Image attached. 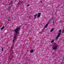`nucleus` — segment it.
Masks as SVG:
<instances>
[{
	"mask_svg": "<svg viewBox=\"0 0 64 64\" xmlns=\"http://www.w3.org/2000/svg\"><path fill=\"white\" fill-rule=\"evenodd\" d=\"M64 29L62 31V33H64Z\"/></svg>",
	"mask_w": 64,
	"mask_h": 64,
	"instance_id": "17",
	"label": "nucleus"
},
{
	"mask_svg": "<svg viewBox=\"0 0 64 64\" xmlns=\"http://www.w3.org/2000/svg\"><path fill=\"white\" fill-rule=\"evenodd\" d=\"M54 40H52V41H51V43H53V42H54Z\"/></svg>",
	"mask_w": 64,
	"mask_h": 64,
	"instance_id": "9",
	"label": "nucleus"
},
{
	"mask_svg": "<svg viewBox=\"0 0 64 64\" xmlns=\"http://www.w3.org/2000/svg\"><path fill=\"white\" fill-rule=\"evenodd\" d=\"M19 30H20V27H18L14 31V32H15V33L14 34V39L12 40L13 42H14V41H15V39H16V38L17 35V34H18V31H19Z\"/></svg>",
	"mask_w": 64,
	"mask_h": 64,
	"instance_id": "1",
	"label": "nucleus"
},
{
	"mask_svg": "<svg viewBox=\"0 0 64 64\" xmlns=\"http://www.w3.org/2000/svg\"><path fill=\"white\" fill-rule=\"evenodd\" d=\"M30 6V5H29V4H28V5L27 6L28 7V6Z\"/></svg>",
	"mask_w": 64,
	"mask_h": 64,
	"instance_id": "18",
	"label": "nucleus"
},
{
	"mask_svg": "<svg viewBox=\"0 0 64 64\" xmlns=\"http://www.w3.org/2000/svg\"><path fill=\"white\" fill-rule=\"evenodd\" d=\"M60 34H61V33H60V32H59L58 33V37H59V36H60Z\"/></svg>",
	"mask_w": 64,
	"mask_h": 64,
	"instance_id": "4",
	"label": "nucleus"
},
{
	"mask_svg": "<svg viewBox=\"0 0 64 64\" xmlns=\"http://www.w3.org/2000/svg\"><path fill=\"white\" fill-rule=\"evenodd\" d=\"M53 22V23H54V22Z\"/></svg>",
	"mask_w": 64,
	"mask_h": 64,
	"instance_id": "23",
	"label": "nucleus"
},
{
	"mask_svg": "<svg viewBox=\"0 0 64 64\" xmlns=\"http://www.w3.org/2000/svg\"><path fill=\"white\" fill-rule=\"evenodd\" d=\"M11 4H12V3H10L9 4V5H10Z\"/></svg>",
	"mask_w": 64,
	"mask_h": 64,
	"instance_id": "19",
	"label": "nucleus"
},
{
	"mask_svg": "<svg viewBox=\"0 0 64 64\" xmlns=\"http://www.w3.org/2000/svg\"><path fill=\"white\" fill-rule=\"evenodd\" d=\"M49 22H48V24H49Z\"/></svg>",
	"mask_w": 64,
	"mask_h": 64,
	"instance_id": "27",
	"label": "nucleus"
},
{
	"mask_svg": "<svg viewBox=\"0 0 64 64\" xmlns=\"http://www.w3.org/2000/svg\"><path fill=\"white\" fill-rule=\"evenodd\" d=\"M61 31H62L61 30H59V33H61Z\"/></svg>",
	"mask_w": 64,
	"mask_h": 64,
	"instance_id": "14",
	"label": "nucleus"
},
{
	"mask_svg": "<svg viewBox=\"0 0 64 64\" xmlns=\"http://www.w3.org/2000/svg\"><path fill=\"white\" fill-rule=\"evenodd\" d=\"M30 52L31 53H33V50H30Z\"/></svg>",
	"mask_w": 64,
	"mask_h": 64,
	"instance_id": "10",
	"label": "nucleus"
},
{
	"mask_svg": "<svg viewBox=\"0 0 64 64\" xmlns=\"http://www.w3.org/2000/svg\"><path fill=\"white\" fill-rule=\"evenodd\" d=\"M54 45H55V46H57V44L56 43L54 44Z\"/></svg>",
	"mask_w": 64,
	"mask_h": 64,
	"instance_id": "16",
	"label": "nucleus"
},
{
	"mask_svg": "<svg viewBox=\"0 0 64 64\" xmlns=\"http://www.w3.org/2000/svg\"><path fill=\"white\" fill-rule=\"evenodd\" d=\"M8 21H10V20H8Z\"/></svg>",
	"mask_w": 64,
	"mask_h": 64,
	"instance_id": "21",
	"label": "nucleus"
},
{
	"mask_svg": "<svg viewBox=\"0 0 64 64\" xmlns=\"http://www.w3.org/2000/svg\"><path fill=\"white\" fill-rule=\"evenodd\" d=\"M10 2H11V3H12V1H11Z\"/></svg>",
	"mask_w": 64,
	"mask_h": 64,
	"instance_id": "20",
	"label": "nucleus"
},
{
	"mask_svg": "<svg viewBox=\"0 0 64 64\" xmlns=\"http://www.w3.org/2000/svg\"><path fill=\"white\" fill-rule=\"evenodd\" d=\"M4 28V26H3L1 28L0 30H3Z\"/></svg>",
	"mask_w": 64,
	"mask_h": 64,
	"instance_id": "7",
	"label": "nucleus"
},
{
	"mask_svg": "<svg viewBox=\"0 0 64 64\" xmlns=\"http://www.w3.org/2000/svg\"><path fill=\"white\" fill-rule=\"evenodd\" d=\"M3 50H4V48H2V51H3Z\"/></svg>",
	"mask_w": 64,
	"mask_h": 64,
	"instance_id": "15",
	"label": "nucleus"
},
{
	"mask_svg": "<svg viewBox=\"0 0 64 64\" xmlns=\"http://www.w3.org/2000/svg\"><path fill=\"white\" fill-rule=\"evenodd\" d=\"M40 33H41V32H40V33H39V34H40Z\"/></svg>",
	"mask_w": 64,
	"mask_h": 64,
	"instance_id": "24",
	"label": "nucleus"
},
{
	"mask_svg": "<svg viewBox=\"0 0 64 64\" xmlns=\"http://www.w3.org/2000/svg\"><path fill=\"white\" fill-rule=\"evenodd\" d=\"M11 10V7H10L8 8V10L9 11V10Z\"/></svg>",
	"mask_w": 64,
	"mask_h": 64,
	"instance_id": "8",
	"label": "nucleus"
},
{
	"mask_svg": "<svg viewBox=\"0 0 64 64\" xmlns=\"http://www.w3.org/2000/svg\"><path fill=\"white\" fill-rule=\"evenodd\" d=\"M37 14H36V15H34V18L35 19H36V16H37Z\"/></svg>",
	"mask_w": 64,
	"mask_h": 64,
	"instance_id": "5",
	"label": "nucleus"
},
{
	"mask_svg": "<svg viewBox=\"0 0 64 64\" xmlns=\"http://www.w3.org/2000/svg\"><path fill=\"white\" fill-rule=\"evenodd\" d=\"M22 2H20L18 3V5H20V4H22Z\"/></svg>",
	"mask_w": 64,
	"mask_h": 64,
	"instance_id": "13",
	"label": "nucleus"
},
{
	"mask_svg": "<svg viewBox=\"0 0 64 64\" xmlns=\"http://www.w3.org/2000/svg\"><path fill=\"white\" fill-rule=\"evenodd\" d=\"M54 30V28H53L50 31V32H52V31H53Z\"/></svg>",
	"mask_w": 64,
	"mask_h": 64,
	"instance_id": "6",
	"label": "nucleus"
},
{
	"mask_svg": "<svg viewBox=\"0 0 64 64\" xmlns=\"http://www.w3.org/2000/svg\"><path fill=\"white\" fill-rule=\"evenodd\" d=\"M57 47L56 46H54V47L53 49V50H56Z\"/></svg>",
	"mask_w": 64,
	"mask_h": 64,
	"instance_id": "3",
	"label": "nucleus"
},
{
	"mask_svg": "<svg viewBox=\"0 0 64 64\" xmlns=\"http://www.w3.org/2000/svg\"><path fill=\"white\" fill-rule=\"evenodd\" d=\"M50 21H51L50 20H49V21H50Z\"/></svg>",
	"mask_w": 64,
	"mask_h": 64,
	"instance_id": "25",
	"label": "nucleus"
},
{
	"mask_svg": "<svg viewBox=\"0 0 64 64\" xmlns=\"http://www.w3.org/2000/svg\"><path fill=\"white\" fill-rule=\"evenodd\" d=\"M48 24H46V26H45V28L46 27H47V26H48Z\"/></svg>",
	"mask_w": 64,
	"mask_h": 64,
	"instance_id": "12",
	"label": "nucleus"
},
{
	"mask_svg": "<svg viewBox=\"0 0 64 64\" xmlns=\"http://www.w3.org/2000/svg\"><path fill=\"white\" fill-rule=\"evenodd\" d=\"M41 3H42V1H41Z\"/></svg>",
	"mask_w": 64,
	"mask_h": 64,
	"instance_id": "22",
	"label": "nucleus"
},
{
	"mask_svg": "<svg viewBox=\"0 0 64 64\" xmlns=\"http://www.w3.org/2000/svg\"><path fill=\"white\" fill-rule=\"evenodd\" d=\"M58 37H59V36H58L56 38V40H58Z\"/></svg>",
	"mask_w": 64,
	"mask_h": 64,
	"instance_id": "11",
	"label": "nucleus"
},
{
	"mask_svg": "<svg viewBox=\"0 0 64 64\" xmlns=\"http://www.w3.org/2000/svg\"><path fill=\"white\" fill-rule=\"evenodd\" d=\"M48 23H49V22H50L49 21H48Z\"/></svg>",
	"mask_w": 64,
	"mask_h": 64,
	"instance_id": "26",
	"label": "nucleus"
},
{
	"mask_svg": "<svg viewBox=\"0 0 64 64\" xmlns=\"http://www.w3.org/2000/svg\"><path fill=\"white\" fill-rule=\"evenodd\" d=\"M38 16H37V17L38 18H39V17H40V16H41V14L40 13H38Z\"/></svg>",
	"mask_w": 64,
	"mask_h": 64,
	"instance_id": "2",
	"label": "nucleus"
}]
</instances>
